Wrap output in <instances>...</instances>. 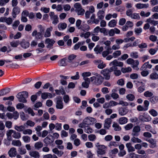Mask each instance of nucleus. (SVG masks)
Listing matches in <instances>:
<instances>
[{
  "mask_svg": "<svg viewBox=\"0 0 158 158\" xmlns=\"http://www.w3.org/2000/svg\"><path fill=\"white\" fill-rule=\"evenodd\" d=\"M110 65L111 67H115V70H113L114 74L116 76H119L121 74V72L119 70H118L117 66L122 67L123 65V63L121 61H118L117 60H115L111 62L110 64Z\"/></svg>",
  "mask_w": 158,
  "mask_h": 158,
  "instance_id": "f257e3e1",
  "label": "nucleus"
},
{
  "mask_svg": "<svg viewBox=\"0 0 158 158\" xmlns=\"http://www.w3.org/2000/svg\"><path fill=\"white\" fill-rule=\"evenodd\" d=\"M28 93L26 91H23L19 93L17 95L16 97L20 102L26 103L27 101L26 99L28 97Z\"/></svg>",
  "mask_w": 158,
  "mask_h": 158,
  "instance_id": "f03ea898",
  "label": "nucleus"
},
{
  "mask_svg": "<svg viewBox=\"0 0 158 158\" xmlns=\"http://www.w3.org/2000/svg\"><path fill=\"white\" fill-rule=\"evenodd\" d=\"M115 67H111L109 69H105L101 71V73L103 75L106 79L109 80L110 77V73L115 70Z\"/></svg>",
  "mask_w": 158,
  "mask_h": 158,
  "instance_id": "7ed1b4c3",
  "label": "nucleus"
},
{
  "mask_svg": "<svg viewBox=\"0 0 158 158\" xmlns=\"http://www.w3.org/2000/svg\"><path fill=\"white\" fill-rule=\"evenodd\" d=\"M74 7L75 8V11L78 15H83L85 12V10L82 8L81 4L79 3H76L74 4Z\"/></svg>",
  "mask_w": 158,
  "mask_h": 158,
  "instance_id": "20e7f679",
  "label": "nucleus"
},
{
  "mask_svg": "<svg viewBox=\"0 0 158 158\" xmlns=\"http://www.w3.org/2000/svg\"><path fill=\"white\" fill-rule=\"evenodd\" d=\"M49 14L51 19L52 21V23L56 25L59 22L58 15H55L54 12L52 11L50 12Z\"/></svg>",
  "mask_w": 158,
  "mask_h": 158,
  "instance_id": "39448f33",
  "label": "nucleus"
},
{
  "mask_svg": "<svg viewBox=\"0 0 158 158\" xmlns=\"http://www.w3.org/2000/svg\"><path fill=\"white\" fill-rule=\"evenodd\" d=\"M96 122L94 118L91 117H87L83 120L82 123L85 125H90Z\"/></svg>",
  "mask_w": 158,
  "mask_h": 158,
  "instance_id": "423d86ee",
  "label": "nucleus"
},
{
  "mask_svg": "<svg viewBox=\"0 0 158 158\" xmlns=\"http://www.w3.org/2000/svg\"><path fill=\"white\" fill-rule=\"evenodd\" d=\"M56 107L57 109H61L63 108L64 105L62 99L61 97L56 98Z\"/></svg>",
  "mask_w": 158,
  "mask_h": 158,
  "instance_id": "0eeeda50",
  "label": "nucleus"
},
{
  "mask_svg": "<svg viewBox=\"0 0 158 158\" xmlns=\"http://www.w3.org/2000/svg\"><path fill=\"white\" fill-rule=\"evenodd\" d=\"M97 153L98 156L99 155H104L106 153V147L104 145H101L97 148Z\"/></svg>",
  "mask_w": 158,
  "mask_h": 158,
  "instance_id": "6e6552de",
  "label": "nucleus"
},
{
  "mask_svg": "<svg viewBox=\"0 0 158 158\" xmlns=\"http://www.w3.org/2000/svg\"><path fill=\"white\" fill-rule=\"evenodd\" d=\"M31 35L33 37H35V39L36 40L41 39L43 37L42 33L40 32H38L36 30H35L33 31Z\"/></svg>",
  "mask_w": 158,
  "mask_h": 158,
  "instance_id": "1a4fd4ad",
  "label": "nucleus"
},
{
  "mask_svg": "<svg viewBox=\"0 0 158 158\" xmlns=\"http://www.w3.org/2000/svg\"><path fill=\"white\" fill-rule=\"evenodd\" d=\"M54 141V139L52 136L48 135L44 140V142L48 145L51 144Z\"/></svg>",
  "mask_w": 158,
  "mask_h": 158,
  "instance_id": "9d476101",
  "label": "nucleus"
},
{
  "mask_svg": "<svg viewBox=\"0 0 158 158\" xmlns=\"http://www.w3.org/2000/svg\"><path fill=\"white\" fill-rule=\"evenodd\" d=\"M45 44H47L46 47L50 49L52 48L53 44L55 43V41L49 38H47L45 41Z\"/></svg>",
  "mask_w": 158,
  "mask_h": 158,
  "instance_id": "9b49d317",
  "label": "nucleus"
},
{
  "mask_svg": "<svg viewBox=\"0 0 158 158\" xmlns=\"http://www.w3.org/2000/svg\"><path fill=\"white\" fill-rule=\"evenodd\" d=\"M129 110L127 107H121L118 110V113L121 116H124L128 112Z\"/></svg>",
  "mask_w": 158,
  "mask_h": 158,
  "instance_id": "f8f14e48",
  "label": "nucleus"
},
{
  "mask_svg": "<svg viewBox=\"0 0 158 158\" xmlns=\"http://www.w3.org/2000/svg\"><path fill=\"white\" fill-rule=\"evenodd\" d=\"M140 131V127L138 126H135L133 127L131 135L133 136H138L139 135V132Z\"/></svg>",
  "mask_w": 158,
  "mask_h": 158,
  "instance_id": "ddd939ff",
  "label": "nucleus"
},
{
  "mask_svg": "<svg viewBox=\"0 0 158 158\" xmlns=\"http://www.w3.org/2000/svg\"><path fill=\"white\" fill-rule=\"evenodd\" d=\"M20 11V9L19 7L18 6L14 7L13 10L12 12V15L14 18L16 17V15L19 14Z\"/></svg>",
  "mask_w": 158,
  "mask_h": 158,
  "instance_id": "4468645a",
  "label": "nucleus"
},
{
  "mask_svg": "<svg viewBox=\"0 0 158 158\" xmlns=\"http://www.w3.org/2000/svg\"><path fill=\"white\" fill-rule=\"evenodd\" d=\"M149 6L148 3H138L135 5V6L137 9H139L148 8Z\"/></svg>",
  "mask_w": 158,
  "mask_h": 158,
  "instance_id": "2eb2a0df",
  "label": "nucleus"
},
{
  "mask_svg": "<svg viewBox=\"0 0 158 158\" xmlns=\"http://www.w3.org/2000/svg\"><path fill=\"white\" fill-rule=\"evenodd\" d=\"M21 47L24 49H26L28 48L30 46L29 42L23 39L20 43Z\"/></svg>",
  "mask_w": 158,
  "mask_h": 158,
  "instance_id": "dca6fc26",
  "label": "nucleus"
},
{
  "mask_svg": "<svg viewBox=\"0 0 158 158\" xmlns=\"http://www.w3.org/2000/svg\"><path fill=\"white\" fill-rule=\"evenodd\" d=\"M52 29L53 27L52 26L47 28L44 33V37L46 38L50 37L51 35V32L52 31Z\"/></svg>",
  "mask_w": 158,
  "mask_h": 158,
  "instance_id": "f3484780",
  "label": "nucleus"
},
{
  "mask_svg": "<svg viewBox=\"0 0 158 158\" xmlns=\"http://www.w3.org/2000/svg\"><path fill=\"white\" fill-rule=\"evenodd\" d=\"M103 78L101 75L96 77V80L94 81V84L96 85H100L103 81Z\"/></svg>",
  "mask_w": 158,
  "mask_h": 158,
  "instance_id": "a211bd4d",
  "label": "nucleus"
},
{
  "mask_svg": "<svg viewBox=\"0 0 158 158\" xmlns=\"http://www.w3.org/2000/svg\"><path fill=\"white\" fill-rule=\"evenodd\" d=\"M111 120L110 118H107L105 120V123L104 124V127L107 129H109L110 127L111 123Z\"/></svg>",
  "mask_w": 158,
  "mask_h": 158,
  "instance_id": "6ab92c4d",
  "label": "nucleus"
},
{
  "mask_svg": "<svg viewBox=\"0 0 158 158\" xmlns=\"http://www.w3.org/2000/svg\"><path fill=\"white\" fill-rule=\"evenodd\" d=\"M9 156L11 157L15 156L17 154L16 149L14 148H10L8 152Z\"/></svg>",
  "mask_w": 158,
  "mask_h": 158,
  "instance_id": "aec40b11",
  "label": "nucleus"
},
{
  "mask_svg": "<svg viewBox=\"0 0 158 158\" xmlns=\"http://www.w3.org/2000/svg\"><path fill=\"white\" fill-rule=\"evenodd\" d=\"M52 152L54 154L57 155L59 157H61L64 154L63 152L59 151L57 148H53L52 149Z\"/></svg>",
  "mask_w": 158,
  "mask_h": 158,
  "instance_id": "412c9836",
  "label": "nucleus"
},
{
  "mask_svg": "<svg viewBox=\"0 0 158 158\" xmlns=\"http://www.w3.org/2000/svg\"><path fill=\"white\" fill-rule=\"evenodd\" d=\"M105 12L103 10H99L97 13L98 18L99 20H102L104 17Z\"/></svg>",
  "mask_w": 158,
  "mask_h": 158,
  "instance_id": "4be33fe9",
  "label": "nucleus"
},
{
  "mask_svg": "<svg viewBox=\"0 0 158 158\" xmlns=\"http://www.w3.org/2000/svg\"><path fill=\"white\" fill-rule=\"evenodd\" d=\"M10 91L9 88H5L0 90V96H4L8 93Z\"/></svg>",
  "mask_w": 158,
  "mask_h": 158,
  "instance_id": "5701e85b",
  "label": "nucleus"
},
{
  "mask_svg": "<svg viewBox=\"0 0 158 158\" xmlns=\"http://www.w3.org/2000/svg\"><path fill=\"white\" fill-rule=\"evenodd\" d=\"M43 144L41 142H37L34 144V148L37 150H39L43 147Z\"/></svg>",
  "mask_w": 158,
  "mask_h": 158,
  "instance_id": "b1692460",
  "label": "nucleus"
},
{
  "mask_svg": "<svg viewBox=\"0 0 158 158\" xmlns=\"http://www.w3.org/2000/svg\"><path fill=\"white\" fill-rule=\"evenodd\" d=\"M67 27V24L65 23H61L58 25V28L59 30H63L65 29Z\"/></svg>",
  "mask_w": 158,
  "mask_h": 158,
  "instance_id": "393cba45",
  "label": "nucleus"
},
{
  "mask_svg": "<svg viewBox=\"0 0 158 158\" xmlns=\"http://www.w3.org/2000/svg\"><path fill=\"white\" fill-rule=\"evenodd\" d=\"M126 147L129 152H133L135 151V148L132 146L131 143H128L126 144Z\"/></svg>",
  "mask_w": 158,
  "mask_h": 158,
  "instance_id": "a878e982",
  "label": "nucleus"
},
{
  "mask_svg": "<svg viewBox=\"0 0 158 158\" xmlns=\"http://www.w3.org/2000/svg\"><path fill=\"white\" fill-rule=\"evenodd\" d=\"M30 155L35 158H39L40 155L39 152L37 151H32L29 152Z\"/></svg>",
  "mask_w": 158,
  "mask_h": 158,
  "instance_id": "bb28decb",
  "label": "nucleus"
},
{
  "mask_svg": "<svg viewBox=\"0 0 158 158\" xmlns=\"http://www.w3.org/2000/svg\"><path fill=\"white\" fill-rule=\"evenodd\" d=\"M103 48L102 47H100L99 45H98L94 48V50L98 54L100 53L103 50Z\"/></svg>",
  "mask_w": 158,
  "mask_h": 158,
  "instance_id": "cd10ccee",
  "label": "nucleus"
},
{
  "mask_svg": "<svg viewBox=\"0 0 158 158\" xmlns=\"http://www.w3.org/2000/svg\"><path fill=\"white\" fill-rule=\"evenodd\" d=\"M84 130L85 132L88 134L92 133L94 131L92 129L88 126H85Z\"/></svg>",
  "mask_w": 158,
  "mask_h": 158,
  "instance_id": "c85d7f7f",
  "label": "nucleus"
},
{
  "mask_svg": "<svg viewBox=\"0 0 158 158\" xmlns=\"http://www.w3.org/2000/svg\"><path fill=\"white\" fill-rule=\"evenodd\" d=\"M139 64V61L137 60H134L131 64L132 67L136 70H138L139 68H138V65Z\"/></svg>",
  "mask_w": 158,
  "mask_h": 158,
  "instance_id": "c756f323",
  "label": "nucleus"
},
{
  "mask_svg": "<svg viewBox=\"0 0 158 158\" xmlns=\"http://www.w3.org/2000/svg\"><path fill=\"white\" fill-rule=\"evenodd\" d=\"M146 22L154 26H156L158 24V21H155L153 19L151 18L147 19Z\"/></svg>",
  "mask_w": 158,
  "mask_h": 158,
  "instance_id": "7c9ffc66",
  "label": "nucleus"
},
{
  "mask_svg": "<svg viewBox=\"0 0 158 158\" xmlns=\"http://www.w3.org/2000/svg\"><path fill=\"white\" fill-rule=\"evenodd\" d=\"M128 119L125 117H122L118 119V123L120 124H123L127 122Z\"/></svg>",
  "mask_w": 158,
  "mask_h": 158,
  "instance_id": "2f4dec72",
  "label": "nucleus"
},
{
  "mask_svg": "<svg viewBox=\"0 0 158 158\" xmlns=\"http://www.w3.org/2000/svg\"><path fill=\"white\" fill-rule=\"evenodd\" d=\"M150 102L153 104H155L158 102V97L153 96L150 99Z\"/></svg>",
  "mask_w": 158,
  "mask_h": 158,
  "instance_id": "473e14b6",
  "label": "nucleus"
},
{
  "mask_svg": "<svg viewBox=\"0 0 158 158\" xmlns=\"http://www.w3.org/2000/svg\"><path fill=\"white\" fill-rule=\"evenodd\" d=\"M25 129V127L24 125L17 126L16 125L15 127V129L18 132L23 131Z\"/></svg>",
  "mask_w": 158,
  "mask_h": 158,
  "instance_id": "72a5a7b5",
  "label": "nucleus"
},
{
  "mask_svg": "<svg viewBox=\"0 0 158 158\" xmlns=\"http://www.w3.org/2000/svg\"><path fill=\"white\" fill-rule=\"evenodd\" d=\"M12 137L15 139H19L21 137V134L18 132H16L14 130Z\"/></svg>",
  "mask_w": 158,
  "mask_h": 158,
  "instance_id": "f704fd0d",
  "label": "nucleus"
},
{
  "mask_svg": "<svg viewBox=\"0 0 158 158\" xmlns=\"http://www.w3.org/2000/svg\"><path fill=\"white\" fill-rule=\"evenodd\" d=\"M152 66L151 64H149L148 62H146L142 65L140 69V70H142L143 69L146 68L150 69L152 68Z\"/></svg>",
  "mask_w": 158,
  "mask_h": 158,
  "instance_id": "c9c22d12",
  "label": "nucleus"
},
{
  "mask_svg": "<svg viewBox=\"0 0 158 158\" xmlns=\"http://www.w3.org/2000/svg\"><path fill=\"white\" fill-rule=\"evenodd\" d=\"M112 127L114 128V130L116 131H120L121 129V127L117 123L114 122L112 125Z\"/></svg>",
  "mask_w": 158,
  "mask_h": 158,
  "instance_id": "e433bc0d",
  "label": "nucleus"
},
{
  "mask_svg": "<svg viewBox=\"0 0 158 158\" xmlns=\"http://www.w3.org/2000/svg\"><path fill=\"white\" fill-rule=\"evenodd\" d=\"M14 130H9L6 131V135L7 138L10 141V140L11 138V135L13 134Z\"/></svg>",
  "mask_w": 158,
  "mask_h": 158,
  "instance_id": "4c0bfd02",
  "label": "nucleus"
},
{
  "mask_svg": "<svg viewBox=\"0 0 158 158\" xmlns=\"http://www.w3.org/2000/svg\"><path fill=\"white\" fill-rule=\"evenodd\" d=\"M76 57V56L74 54H71L68 57V62L70 63H72Z\"/></svg>",
  "mask_w": 158,
  "mask_h": 158,
  "instance_id": "58836bf2",
  "label": "nucleus"
},
{
  "mask_svg": "<svg viewBox=\"0 0 158 158\" xmlns=\"http://www.w3.org/2000/svg\"><path fill=\"white\" fill-rule=\"evenodd\" d=\"M116 21L115 19H113L109 22L108 25L110 27H114L116 25Z\"/></svg>",
  "mask_w": 158,
  "mask_h": 158,
  "instance_id": "ea45409f",
  "label": "nucleus"
},
{
  "mask_svg": "<svg viewBox=\"0 0 158 158\" xmlns=\"http://www.w3.org/2000/svg\"><path fill=\"white\" fill-rule=\"evenodd\" d=\"M59 65L60 66H65L67 65L65 58H63L60 60L59 63Z\"/></svg>",
  "mask_w": 158,
  "mask_h": 158,
  "instance_id": "a19ab883",
  "label": "nucleus"
},
{
  "mask_svg": "<svg viewBox=\"0 0 158 158\" xmlns=\"http://www.w3.org/2000/svg\"><path fill=\"white\" fill-rule=\"evenodd\" d=\"M121 71L123 73L131 72V69L130 67L127 68H122L121 69Z\"/></svg>",
  "mask_w": 158,
  "mask_h": 158,
  "instance_id": "79ce46f5",
  "label": "nucleus"
},
{
  "mask_svg": "<svg viewBox=\"0 0 158 158\" xmlns=\"http://www.w3.org/2000/svg\"><path fill=\"white\" fill-rule=\"evenodd\" d=\"M12 144L14 145L17 146H20L21 145V143L19 140H13L12 141Z\"/></svg>",
  "mask_w": 158,
  "mask_h": 158,
  "instance_id": "37998d69",
  "label": "nucleus"
},
{
  "mask_svg": "<svg viewBox=\"0 0 158 158\" xmlns=\"http://www.w3.org/2000/svg\"><path fill=\"white\" fill-rule=\"evenodd\" d=\"M126 97L129 101H133L135 98L134 95L132 94H127Z\"/></svg>",
  "mask_w": 158,
  "mask_h": 158,
  "instance_id": "c03bdc74",
  "label": "nucleus"
},
{
  "mask_svg": "<svg viewBox=\"0 0 158 158\" xmlns=\"http://www.w3.org/2000/svg\"><path fill=\"white\" fill-rule=\"evenodd\" d=\"M131 141L134 143H140L142 142V140L138 138L135 137V136H133V137L131 138Z\"/></svg>",
  "mask_w": 158,
  "mask_h": 158,
  "instance_id": "a18cd8bd",
  "label": "nucleus"
},
{
  "mask_svg": "<svg viewBox=\"0 0 158 158\" xmlns=\"http://www.w3.org/2000/svg\"><path fill=\"white\" fill-rule=\"evenodd\" d=\"M80 29H81L83 31H86L89 30L90 29V27L88 25L86 24H85L82 26V27H81Z\"/></svg>",
  "mask_w": 158,
  "mask_h": 158,
  "instance_id": "49530a36",
  "label": "nucleus"
},
{
  "mask_svg": "<svg viewBox=\"0 0 158 158\" xmlns=\"http://www.w3.org/2000/svg\"><path fill=\"white\" fill-rule=\"evenodd\" d=\"M150 78L152 80L158 79V74L156 73H152L150 75Z\"/></svg>",
  "mask_w": 158,
  "mask_h": 158,
  "instance_id": "de8ad7c7",
  "label": "nucleus"
},
{
  "mask_svg": "<svg viewBox=\"0 0 158 158\" xmlns=\"http://www.w3.org/2000/svg\"><path fill=\"white\" fill-rule=\"evenodd\" d=\"M130 17L133 19H140V17L139 16V14L138 13H133L131 15Z\"/></svg>",
  "mask_w": 158,
  "mask_h": 158,
  "instance_id": "09e8293b",
  "label": "nucleus"
},
{
  "mask_svg": "<svg viewBox=\"0 0 158 158\" xmlns=\"http://www.w3.org/2000/svg\"><path fill=\"white\" fill-rule=\"evenodd\" d=\"M121 51L120 50H117L114 52L113 53V57L114 58H117L121 54Z\"/></svg>",
  "mask_w": 158,
  "mask_h": 158,
  "instance_id": "8fccbe9b",
  "label": "nucleus"
},
{
  "mask_svg": "<svg viewBox=\"0 0 158 158\" xmlns=\"http://www.w3.org/2000/svg\"><path fill=\"white\" fill-rule=\"evenodd\" d=\"M22 139L25 143H28L30 141V138L28 136H24L22 137Z\"/></svg>",
  "mask_w": 158,
  "mask_h": 158,
  "instance_id": "3c124183",
  "label": "nucleus"
},
{
  "mask_svg": "<svg viewBox=\"0 0 158 158\" xmlns=\"http://www.w3.org/2000/svg\"><path fill=\"white\" fill-rule=\"evenodd\" d=\"M19 44L20 43L19 40L13 41L10 43L11 46L14 47H17Z\"/></svg>",
  "mask_w": 158,
  "mask_h": 158,
  "instance_id": "603ef678",
  "label": "nucleus"
},
{
  "mask_svg": "<svg viewBox=\"0 0 158 158\" xmlns=\"http://www.w3.org/2000/svg\"><path fill=\"white\" fill-rule=\"evenodd\" d=\"M88 139L90 141H94L96 138V136L94 134H90L88 136Z\"/></svg>",
  "mask_w": 158,
  "mask_h": 158,
  "instance_id": "864d4df0",
  "label": "nucleus"
},
{
  "mask_svg": "<svg viewBox=\"0 0 158 158\" xmlns=\"http://www.w3.org/2000/svg\"><path fill=\"white\" fill-rule=\"evenodd\" d=\"M142 29L140 27H139L135 28L134 32L137 35H139L142 32Z\"/></svg>",
  "mask_w": 158,
  "mask_h": 158,
  "instance_id": "5fc2aeb1",
  "label": "nucleus"
},
{
  "mask_svg": "<svg viewBox=\"0 0 158 158\" xmlns=\"http://www.w3.org/2000/svg\"><path fill=\"white\" fill-rule=\"evenodd\" d=\"M87 157L88 158H94V154H93L90 151H87Z\"/></svg>",
  "mask_w": 158,
  "mask_h": 158,
  "instance_id": "6e6d98bb",
  "label": "nucleus"
},
{
  "mask_svg": "<svg viewBox=\"0 0 158 158\" xmlns=\"http://www.w3.org/2000/svg\"><path fill=\"white\" fill-rule=\"evenodd\" d=\"M153 95V93L148 91H146L144 93V95L146 97H151Z\"/></svg>",
  "mask_w": 158,
  "mask_h": 158,
  "instance_id": "4d7b16f0",
  "label": "nucleus"
},
{
  "mask_svg": "<svg viewBox=\"0 0 158 158\" xmlns=\"http://www.w3.org/2000/svg\"><path fill=\"white\" fill-rule=\"evenodd\" d=\"M32 133V131L30 129H27L24 130L23 132V134L24 135L28 134L30 135Z\"/></svg>",
  "mask_w": 158,
  "mask_h": 158,
  "instance_id": "13d9d810",
  "label": "nucleus"
},
{
  "mask_svg": "<svg viewBox=\"0 0 158 158\" xmlns=\"http://www.w3.org/2000/svg\"><path fill=\"white\" fill-rule=\"evenodd\" d=\"M42 103L40 102H36L34 106L33 109L35 110H37V108H38L42 106Z\"/></svg>",
  "mask_w": 158,
  "mask_h": 158,
  "instance_id": "bf43d9fd",
  "label": "nucleus"
},
{
  "mask_svg": "<svg viewBox=\"0 0 158 158\" xmlns=\"http://www.w3.org/2000/svg\"><path fill=\"white\" fill-rule=\"evenodd\" d=\"M149 113L154 117L156 116L157 115V112L153 109H152L149 111Z\"/></svg>",
  "mask_w": 158,
  "mask_h": 158,
  "instance_id": "052dcab7",
  "label": "nucleus"
},
{
  "mask_svg": "<svg viewBox=\"0 0 158 158\" xmlns=\"http://www.w3.org/2000/svg\"><path fill=\"white\" fill-rule=\"evenodd\" d=\"M133 125L131 123H129L124 127L126 130H129L131 129L133 127Z\"/></svg>",
  "mask_w": 158,
  "mask_h": 158,
  "instance_id": "680f3d73",
  "label": "nucleus"
},
{
  "mask_svg": "<svg viewBox=\"0 0 158 158\" xmlns=\"http://www.w3.org/2000/svg\"><path fill=\"white\" fill-rule=\"evenodd\" d=\"M130 56L134 58H137L138 57V53L136 52H131L130 53Z\"/></svg>",
  "mask_w": 158,
  "mask_h": 158,
  "instance_id": "e2e57ef3",
  "label": "nucleus"
},
{
  "mask_svg": "<svg viewBox=\"0 0 158 158\" xmlns=\"http://www.w3.org/2000/svg\"><path fill=\"white\" fill-rule=\"evenodd\" d=\"M64 102L65 103H68L69 101V98L68 95H65L63 97Z\"/></svg>",
  "mask_w": 158,
  "mask_h": 158,
  "instance_id": "0e129e2a",
  "label": "nucleus"
},
{
  "mask_svg": "<svg viewBox=\"0 0 158 158\" xmlns=\"http://www.w3.org/2000/svg\"><path fill=\"white\" fill-rule=\"evenodd\" d=\"M12 124V123L10 121H7L5 123V126L6 127L9 129L11 128Z\"/></svg>",
  "mask_w": 158,
  "mask_h": 158,
  "instance_id": "69168bd1",
  "label": "nucleus"
},
{
  "mask_svg": "<svg viewBox=\"0 0 158 158\" xmlns=\"http://www.w3.org/2000/svg\"><path fill=\"white\" fill-rule=\"evenodd\" d=\"M138 75L137 74L135 73H133L130 75V77L132 79H136L138 78Z\"/></svg>",
  "mask_w": 158,
  "mask_h": 158,
  "instance_id": "338daca9",
  "label": "nucleus"
},
{
  "mask_svg": "<svg viewBox=\"0 0 158 158\" xmlns=\"http://www.w3.org/2000/svg\"><path fill=\"white\" fill-rule=\"evenodd\" d=\"M35 131H36V133L38 135L39 134H41V133L40 132V131L42 130V129L41 126L39 125L38 126L35 128Z\"/></svg>",
  "mask_w": 158,
  "mask_h": 158,
  "instance_id": "774afa93",
  "label": "nucleus"
}]
</instances>
